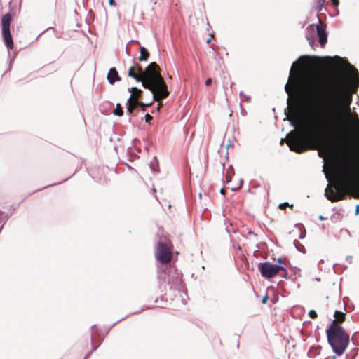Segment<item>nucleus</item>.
Instances as JSON below:
<instances>
[{"label":"nucleus","instance_id":"412c9836","mask_svg":"<svg viewBox=\"0 0 359 359\" xmlns=\"http://www.w3.org/2000/svg\"><path fill=\"white\" fill-rule=\"evenodd\" d=\"M212 79H211V78H208V79H206V81H205V85H206L207 86H210V85L212 84Z\"/></svg>","mask_w":359,"mask_h":359},{"label":"nucleus","instance_id":"f257e3e1","mask_svg":"<svg viewBox=\"0 0 359 359\" xmlns=\"http://www.w3.org/2000/svg\"><path fill=\"white\" fill-rule=\"evenodd\" d=\"M355 91H350L341 79L334 77L324 97V118H317L310 125L308 135L302 129H294L280 141L297 154L318 149L335 158V178L325 189V196L331 202L344 200L348 194L359 198V158L343 124L344 114L351 113Z\"/></svg>","mask_w":359,"mask_h":359},{"label":"nucleus","instance_id":"f3484780","mask_svg":"<svg viewBox=\"0 0 359 359\" xmlns=\"http://www.w3.org/2000/svg\"><path fill=\"white\" fill-rule=\"evenodd\" d=\"M309 316L312 319H315L317 318L318 315H317V313L316 312V311L314 310H311L309 312Z\"/></svg>","mask_w":359,"mask_h":359},{"label":"nucleus","instance_id":"c85d7f7f","mask_svg":"<svg viewBox=\"0 0 359 359\" xmlns=\"http://www.w3.org/2000/svg\"><path fill=\"white\" fill-rule=\"evenodd\" d=\"M309 29H312V31H314L315 26L313 25H309Z\"/></svg>","mask_w":359,"mask_h":359},{"label":"nucleus","instance_id":"5701e85b","mask_svg":"<svg viewBox=\"0 0 359 359\" xmlns=\"http://www.w3.org/2000/svg\"><path fill=\"white\" fill-rule=\"evenodd\" d=\"M331 1H332V4H333L335 7H337V6H339V0H331Z\"/></svg>","mask_w":359,"mask_h":359},{"label":"nucleus","instance_id":"20e7f679","mask_svg":"<svg viewBox=\"0 0 359 359\" xmlns=\"http://www.w3.org/2000/svg\"><path fill=\"white\" fill-rule=\"evenodd\" d=\"M328 344L333 351L339 356L342 355L349 345L350 337L344 328L332 322L326 330Z\"/></svg>","mask_w":359,"mask_h":359},{"label":"nucleus","instance_id":"dca6fc26","mask_svg":"<svg viewBox=\"0 0 359 359\" xmlns=\"http://www.w3.org/2000/svg\"><path fill=\"white\" fill-rule=\"evenodd\" d=\"M307 90L311 94H314V93L316 92V88H314L313 85H311V84L307 86Z\"/></svg>","mask_w":359,"mask_h":359},{"label":"nucleus","instance_id":"a878e982","mask_svg":"<svg viewBox=\"0 0 359 359\" xmlns=\"http://www.w3.org/2000/svg\"><path fill=\"white\" fill-rule=\"evenodd\" d=\"M285 261L286 259H281V258H279L278 259V262L280 263V264H285Z\"/></svg>","mask_w":359,"mask_h":359},{"label":"nucleus","instance_id":"ddd939ff","mask_svg":"<svg viewBox=\"0 0 359 359\" xmlns=\"http://www.w3.org/2000/svg\"><path fill=\"white\" fill-rule=\"evenodd\" d=\"M140 55L139 57V60L140 62L147 61L149 57V53L144 47H140Z\"/></svg>","mask_w":359,"mask_h":359},{"label":"nucleus","instance_id":"b1692460","mask_svg":"<svg viewBox=\"0 0 359 359\" xmlns=\"http://www.w3.org/2000/svg\"><path fill=\"white\" fill-rule=\"evenodd\" d=\"M127 105H128V107H130V108H132L133 109H134V110L137 108V107H136V106H135V105H134L133 103H131V102H127Z\"/></svg>","mask_w":359,"mask_h":359},{"label":"nucleus","instance_id":"423d86ee","mask_svg":"<svg viewBox=\"0 0 359 359\" xmlns=\"http://www.w3.org/2000/svg\"><path fill=\"white\" fill-rule=\"evenodd\" d=\"M259 270L262 276L266 278H271L280 274L281 277L285 278L287 275L286 269L283 266L266 262L259 264Z\"/></svg>","mask_w":359,"mask_h":359},{"label":"nucleus","instance_id":"2f4dec72","mask_svg":"<svg viewBox=\"0 0 359 359\" xmlns=\"http://www.w3.org/2000/svg\"><path fill=\"white\" fill-rule=\"evenodd\" d=\"M140 107H141V108H142V110L144 111H145V107H146L147 106H140Z\"/></svg>","mask_w":359,"mask_h":359},{"label":"nucleus","instance_id":"4be33fe9","mask_svg":"<svg viewBox=\"0 0 359 359\" xmlns=\"http://www.w3.org/2000/svg\"><path fill=\"white\" fill-rule=\"evenodd\" d=\"M268 299H269V297H268V295L266 294L265 296L263 297V298L262 299V304H266L267 302Z\"/></svg>","mask_w":359,"mask_h":359},{"label":"nucleus","instance_id":"6e6552de","mask_svg":"<svg viewBox=\"0 0 359 359\" xmlns=\"http://www.w3.org/2000/svg\"><path fill=\"white\" fill-rule=\"evenodd\" d=\"M287 103L290 114L288 118L292 122V124L297 128L302 123V117L298 103L294 100L292 104L290 99H288Z\"/></svg>","mask_w":359,"mask_h":359},{"label":"nucleus","instance_id":"7ed1b4c3","mask_svg":"<svg viewBox=\"0 0 359 359\" xmlns=\"http://www.w3.org/2000/svg\"><path fill=\"white\" fill-rule=\"evenodd\" d=\"M305 60L308 65L312 67H320L323 61L331 63L332 62H337L338 65H344L348 69L350 74L353 76L354 81L356 83L355 88L359 84V74L358 70L353 67L347 60H344L339 56L325 57L324 58L320 57H310L308 56L301 57L297 62L292 64L290 69V77L288 82L285 86V92L290 96L292 93L298 92L302 87L303 77L299 72L294 71V67L298 65L302 66L301 61Z\"/></svg>","mask_w":359,"mask_h":359},{"label":"nucleus","instance_id":"aec40b11","mask_svg":"<svg viewBox=\"0 0 359 359\" xmlns=\"http://www.w3.org/2000/svg\"><path fill=\"white\" fill-rule=\"evenodd\" d=\"M152 119H153V117H152L151 115H149V114H147L145 115V121H146V122H147V123H150V121H151Z\"/></svg>","mask_w":359,"mask_h":359},{"label":"nucleus","instance_id":"0eeeda50","mask_svg":"<svg viewBox=\"0 0 359 359\" xmlns=\"http://www.w3.org/2000/svg\"><path fill=\"white\" fill-rule=\"evenodd\" d=\"M12 18V15L9 13L4 15L1 18L2 37L8 49H13L14 48L13 38L10 32V25Z\"/></svg>","mask_w":359,"mask_h":359},{"label":"nucleus","instance_id":"2eb2a0df","mask_svg":"<svg viewBox=\"0 0 359 359\" xmlns=\"http://www.w3.org/2000/svg\"><path fill=\"white\" fill-rule=\"evenodd\" d=\"M113 114L118 116H122L123 115V111L121 104L118 103L116 104V108L113 111Z\"/></svg>","mask_w":359,"mask_h":359},{"label":"nucleus","instance_id":"a211bd4d","mask_svg":"<svg viewBox=\"0 0 359 359\" xmlns=\"http://www.w3.org/2000/svg\"><path fill=\"white\" fill-rule=\"evenodd\" d=\"M353 123L357 127V128L359 130V118L358 117L357 114H355L354 118H353Z\"/></svg>","mask_w":359,"mask_h":359},{"label":"nucleus","instance_id":"c756f323","mask_svg":"<svg viewBox=\"0 0 359 359\" xmlns=\"http://www.w3.org/2000/svg\"><path fill=\"white\" fill-rule=\"evenodd\" d=\"M220 192H221V194H224V193H225L224 189H223V188L221 189Z\"/></svg>","mask_w":359,"mask_h":359},{"label":"nucleus","instance_id":"39448f33","mask_svg":"<svg viewBox=\"0 0 359 359\" xmlns=\"http://www.w3.org/2000/svg\"><path fill=\"white\" fill-rule=\"evenodd\" d=\"M173 244L170 241L168 243L158 242L156 247L155 257L161 264H168L172 259Z\"/></svg>","mask_w":359,"mask_h":359},{"label":"nucleus","instance_id":"f03ea898","mask_svg":"<svg viewBox=\"0 0 359 359\" xmlns=\"http://www.w3.org/2000/svg\"><path fill=\"white\" fill-rule=\"evenodd\" d=\"M128 76L141 82L142 86L149 90L153 94V100L158 102L157 109H159L163 104L161 100L169 96L168 86L161 74L158 65L153 62L144 70L138 63L130 67Z\"/></svg>","mask_w":359,"mask_h":359},{"label":"nucleus","instance_id":"393cba45","mask_svg":"<svg viewBox=\"0 0 359 359\" xmlns=\"http://www.w3.org/2000/svg\"><path fill=\"white\" fill-rule=\"evenodd\" d=\"M134 111V109H133L132 108H130V107L128 106L127 107V112L128 114H133Z\"/></svg>","mask_w":359,"mask_h":359},{"label":"nucleus","instance_id":"bb28decb","mask_svg":"<svg viewBox=\"0 0 359 359\" xmlns=\"http://www.w3.org/2000/svg\"><path fill=\"white\" fill-rule=\"evenodd\" d=\"M359 214V203L355 207V215Z\"/></svg>","mask_w":359,"mask_h":359},{"label":"nucleus","instance_id":"9b49d317","mask_svg":"<svg viewBox=\"0 0 359 359\" xmlns=\"http://www.w3.org/2000/svg\"><path fill=\"white\" fill-rule=\"evenodd\" d=\"M129 92L131 93V95L130 96V100H141L142 97V90L140 89H138L136 87H132L128 89Z\"/></svg>","mask_w":359,"mask_h":359},{"label":"nucleus","instance_id":"1a4fd4ad","mask_svg":"<svg viewBox=\"0 0 359 359\" xmlns=\"http://www.w3.org/2000/svg\"><path fill=\"white\" fill-rule=\"evenodd\" d=\"M320 25H316V29L317 31V34L318 36V41L321 47H324L327 41V34L325 29L321 25V22L320 21Z\"/></svg>","mask_w":359,"mask_h":359},{"label":"nucleus","instance_id":"6ab92c4d","mask_svg":"<svg viewBox=\"0 0 359 359\" xmlns=\"http://www.w3.org/2000/svg\"><path fill=\"white\" fill-rule=\"evenodd\" d=\"M289 206L288 203H283L279 205V208L280 210H285L287 207Z\"/></svg>","mask_w":359,"mask_h":359},{"label":"nucleus","instance_id":"7c9ffc66","mask_svg":"<svg viewBox=\"0 0 359 359\" xmlns=\"http://www.w3.org/2000/svg\"><path fill=\"white\" fill-rule=\"evenodd\" d=\"M210 42H211V39H210V38H209L208 39H207V41H206V43H210Z\"/></svg>","mask_w":359,"mask_h":359},{"label":"nucleus","instance_id":"4468645a","mask_svg":"<svg viewBox=\"0 0 359 359\" xmlns=\"http://www.w3.org/2000/svg\"><path fill=\"white\" fill-rule=\"evenodd\" d=\"M128 102L133 103L137 107L139 106H149L151 104V103L146 104L144 102H142L141 100H130V97H129L128 99Z\"/></svg>","mask_w":359,"mask_h":359},{"label":"nucleus","instance_id":"f8f14e48","mask_svg":"<svg viewBox=\"0 0 359 359\" xmlns=\"http://www.w3.org/2000/svg\"><path fill=\"white\" fill-rule=\"evenodd\" d=\"M334 316L335 319L332 322L337 324L343 323L346 318V314L339 311H335Z\"/></svg>","mask_w":359,"mask_h":359},{"label":"nucleus","instance_id":"cd10ccee","mask_svg":"<svg viewBox=\"0 0 359 359\" xmlns=\"http://www.w3.org/2000/svg\"><path fill=\"white\" fill-rule=\"evenodd\" d=\"M109 4L110 6H114L115 5V1L114 0H109Z\"/></svg>","mask_w":359,"mask_h":359},{"label":"nucleus","instance_id":"9d476101","mask_svg":"<svg viewBox=\"0 0 359 359\" xmlns=\"http://www.w3.org/2000/svg\"><path fill=\"white\" fill-rule=\"evenodd\" d=\"M107 79L110 84H114L116 81H121V78L119 76L115 67H112L109 69Z\"/></svg>","mask_w":359,"mask_h":359},{"label":"nucleus","instance_id":"473e14b6","mask_svg":"<svg viewBox=\"0 0 359 359\" xmlns=\"http://www.w3.org/2000/svg\"><path fill=\"white\" fill-rule=\"evenodd\" d=\"M332 359H337L336 356H333Z\"/></svg>","mask_w":359,"mask_h":359}]
</instances>
